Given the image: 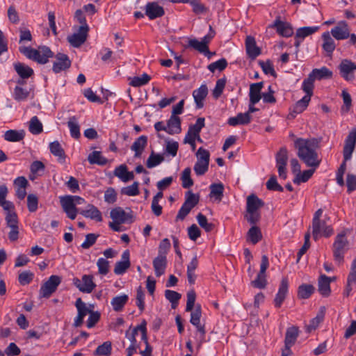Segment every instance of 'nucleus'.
Masks as SVG:
<instances>
[{
  "mask_svg": "<svg viewBox=\"0 0 356 356\" xmlns=\"http://www.w3.org/2000/svg\"><path fill=\"white\" fill-rule=\"evenodd\" d=\"M150 80V76L143 74L141 76H134L130 81V85L134 87H140L147 84Z\"/></svg>",
  "mask_w": 356,
  "mask_h": 356,
  "instance_id": "052dcab7",
  "label": "nucleus"
},
{
  "mask_svg": "<svg viewBox=\"0 0 356 356\" xmlns=\"http://www.w3.org/2000/svg\"><path fill=\"white\" fill-rule=\"evenodd\" d=\"M89 29L86 27H79L77 33L68 36L67 40L74 47H79L83 44L87 39Z\"/></svg>",
  "mask_w": 356,
  "mask_h": 356,
  "instance_id": "a211bd4d",
  "label": "nucleus"
},
{
  "mask_svg": "<svg viewBox=\"0 0 356 356\" xmlns=\"http://www.w3.org/2000/svg\"><path fill=\"white\" fill-rule=\"evenodd\" d=\"M269 28H275L277 33L285 38H289L293 34L291 24L286 21H282L280 17H277L274 22L269 25Z\"/></svg>",
  "mask_w": 356,
  "mask_h": 356,
  "instance_id": "2eb2a0df",
  "label": "nucleus"
},
{
  "mask_svg": "<svg viewBox=\"0 0 356 356\" xmlns=\"http://www.w3.org/2000/svg\"><path fill=\"white\" fill-rule=\"evenodd\" d=\"M88 160L90 164H97L99 165H104L108 162V160L99 151H94L90 153L88 155Z\"/></svg>",
  "mask_w": 356,
  "mask_h": 356,
  "instance_id": "de8ad7c7",
  "label": "nucleus"
},
{
  "mask_svg": "<svg viewBox=\"0 0 356 356\" xmlns=\"http://www.w3.org/2000/svg\"><path fill=\"white\" fill-rule=\"evenodd\" d=\"M113 174L123 182H127L134 178V172H129L127 165L124 164L115 168Z\"/></svg>",
  "mask_w": 356,
  "mask_h": 356,
  "instance_id": "cd10ccee",
  "label": "nucleus"
},
{
  "mask_svg": "<svg viewBox=\"0 0 356 356\" xmlns=\"http://www.w3.org/2000/svg\"><path fill=\"white\" fill-rule=\"evenodd\" d=\"M323 209H318L314 215L312 220V236L315 241L321 237L328 238L334 233L331 225L327 224L330 218L325 216L323 218Z\"/></svg>",
  "mask_w": 356,
  "mask_h": 356,
  "instance_id": "7ed1b4c3",
  "label": "nucleus"
},
{
  "mask_svg": "<svg viewBox=\"0 0 356 356\" xmlns=\"http://www.w3.org/2000/svg\"><path fill=\"white\" fill-rule=\"evenodd\" d=\"M165 298L169 300L172 304V307L175 308L178 304L179 299L181 298V294L172 290H165Z\"/></svg>",
  "mask_w": 356,
  "mask_h": 356,
  "instance_id": "6e6d98bb",
  "label": "nucleus"
},
{
  "mask_svg": "<svg viewBox=\"0 0 356 356\" xmlns=\"http://www.w3.org/2000/svg\"><path fill=\"white\" fill-rule=\"evenodd\" d=\"M314 81L315 80L309 74L308 77L303 81L302 84V89L306 93L305 95H309L310 99L313 94Z\"/></svg>",
  "mask_w": 356,
  "mask_h": 356,
  "instance_id": "5fc2aeb1",
  "label": "nucleus"
},
{
  "mask_svg": "<svg viewBox=\"0 0 356 356\" xmlns=\"http://www.w3.org/2000/svg\"><path fill=\"white\" fill-rule=\"evenodd\" d=\"M276 165H286L288 152L286 147H282L276 154Z\"/></svg>",
  "mask_w": 356,
  "mask_h": 356,
  "instance_id": "e2e57ef3",
  "label": "nucleus"
},
{
  "mask_svg": "<svg viewBox=\"0 0 356 356\" xmlns=\"http://www.w3.org/2000/svg\"><path fill=\"white\" fill-rule=\"evenodd\" d=\"M325 317V308L322 307L317 313L316 316L312 318L309 324L307 326V330L311 332L318 327L319 324L323 321Z\"/></svg>",
  "mask_w": 356,
  "mask_h": 356,
  "instance_id": "37998d69",
  "label": "nucleus"
},
{
  "mask_svg": "<svg viewBox=\"0 0 356 356\" xmlns=\"http://www.w3.org/2000/svg\"><path fill=\"white\" fill-rule=\"evenodd\" d=\"M196 156L197 160L194 165V171L197 176L203 175L209 169L210 154L208 150L200 147Z\"/></svg>",
  "mask_w": 356,
  "mask_h": 356,
  "instance_id": "6e6552de",
  "label": "nucleus"
},
{
  "mask_svg": "<svg viewBox=\"0 0 356 356\" xmlns=\"http://www.w3.org/2000/svg\"><path fill=\"white\" fill-rule=\"evenodd\" d=\"M314 291V287L311 284H302L298 288V296L302 299H307Z\"/></svg>",
  "mask_w": 356,
  "mask_h": 356,
  "instance_id": "603ef678",
  "label": "nucleus"
},
{
  "mask_svg": "<svg viewBox=\"0 0 356 356\" xmlns=\"http://www.w3.org/2000/svg\"><path fill=\"white\" fill-rule=\"evenodd\" d=\"M191 170L190 168H185L181 175L182 186L184 188H188L193 185V181L191 178Z\"/></svg>",
  "mask_w": 356,
  "mask_h": 356,
  "instance_id": "864d4df0",
  "label": "nucleus"
},
{
  "mask_svg": "<svg viewBox=\"0 0 356 356\" xmlns=\"http://www.w3.org/2000/svg\"><path fill=\"white\" fill-rule=\"evenodd\" d=\"M61 282V277L58 275H51L48 280L40 287V296L48 298L56 291L57 287Z\"/></svg>",
  "mask_w": 356,
  "mask_h": 356,
  "instance_id": "9b49d317",
  "label": "nucleus"
},
{
  "mask_svg": "<svg viewBox=\"0 0 356 356\" xmlns=\"http://www.w3.org/2000/svg\"><path fill=\"white\" fill-rule=\"evenodd\" d=\"M245 47L248 56L252 59L256 58L261 54L260 49L257 46L255 40L252 36L246 38Z\"/></svg>",
  "mask_w": 356,
  "mask_h": 356,
  "instance_id": "b1692460",
  "label": "nucleus"
},
{
  "mask_svg": "<svg viewBox=\"0 0 356 356\" xmlns=\"http://www.w3.org/2000/svg\"><path fill=\"white\" fill-rule=\"evenodd\" d=\"M15 70L22 79H27L33 74L32 68L22 63L15 64Z\"/></svg>",
  "mask_w": 356,
  "mask_h": 356,
  "instance_id": "ea45409f",
  "label": "nucleus"
},
{
  "mask_svg": "<svg viewBox=\"0 0 356 356\" xmlns=\"http://www.w3.org/2000/svg\"><path fill=\"white\" fill-rule=\"evenodd\" d=\"M199 196L188 191L186 193V198L184 203L181 207L177 216V220H184L190 213L191 209L198 203Z\"/></svg>",
  "mask_w": 356,
  "mask_h": 356,
  "instance_id": "9d476101",
  "label": "nucleus"
},
{
  "mask_svg": "<svg viewBox=\"0 0 356 356\" xmlns=\"http://www.w3.org/2000/svg\"><path fill=\"white\" fill-rule=\"evenodd\" d=\"M129 300V296L126 294L115 296L112 298L111 304L115 312H120L123 309L124 305Z\"/></svg>",
  "mask_w": 356,
  "mask_h": 356,
  "instance_id": "72a5a7b5",
  "label": "nucleus"
},
{
  "mask_svg": "<svg viewBox=\"0 0 356 356\" xmlns=\"http://www.w3.org/2000/svg\"><path fill=\"white\" fill-rule=\"evenodd\" d=\"M166 266V256L158 255L153 261V267L155 271V275L157 277H160L164 274Z\"/></svg>",
  "mask_w": 356,
  "mask_h": 356,
  "instance_id": "c756f323",
  "label": "nucleus"
},
{
  "mask_svg": "<svg viewBox=\"0 0 356 356\" xmlns=\"http://www.w3.org/2000/svg\"><path fill=\"white\" fill-rule=\"evenodd\" d=\"M34 274L29 271L25 270L19 275L18 280L21 285L29 284L33 279Z\"/></svg>",
  "mask_w": 356,
  "mask_h": 356,
  "instance_id": "69168bd1",
  "label": "nucleus"
},
{
  "mask_svg": "<svg viewBox=\"0 0 356 356\" xmlns=\"http://www.w3.org/2000/svg\"><path fill=\"white\" fill-rule=\"evenodd\" d=\"M252 117L249 116L248 113H239L234 117H231L228 119L227 123L232 127L237 125L248 124L251 122Z\"/></svg>",
  "mask_w": 356,
  "mask_h": 356,
  "instance_id": "c85d7f7f",
  "label": "nucleus"
},
{
  "mask_svg": "<svg viewBox=\"0 0 356 356\" xmlns=\"http://www.w3.org/2000/svg\"><path fill=\"white\" fill-rule=\"evenodd\" d=\"M331 278L325 275H321L318 279V291L323 296H328L330 294Z\"/></svg>",
  "mask_w": 356,
  "mask_h": 356,
  "instance_id": "2f4dec72",
  "label": "nucleus"
},
{
  "mask_svg": "<svg viewBox=\"0 0 356 356\" xmlns=\"http://www.w3.org/2000/svg\"><path fill=\"white\" fill-rule=\"evenodd\" d=\"M7 188L1 185V209L5 221V229H8V237L10 241H16L19 238L20 222L14 204L7 201L3 194Z\"/></svg>",
  "mask_w": 356,
  "mask_h": 356,
  "instance_id": "f257e3e1",
  "label": "nucleus"
},
{
  "mask_svg": "<svg viewBox=\"0 0 356 356\" xmlns=\"http://www.w3.org/2000/svg\"><path fill=\"white\" fill-rule=\"evenodd\" d=\"M98 273L100 275H106L109 271V261L104 258H99L97 261Z\"/></svg>",
  "mask_w": 356,
  "mask_h": 356,
  "instance_id": "774afa93",
  "label": "nucleus"
},
{
  "mask_svg": "<svg viewBox=\"0 0 356 356\" xmlns=\"http://www.w3.org/2000/svg\"><path fill=\"white\" fill-rule=\"evenodd\" d=\"M289 282L287 278H282L278 291L274 299V304L276 307H280L288 293Z\"/></svg>",
  "mask_w": 356,
  "mask_h": 356,
  "instance_id": "5701e85b",
  "label": "nucleus"
},
{
  "mask_svg": "<svg viewBox=\"0 0 356 356\" xmlns=\"http://www.w3.org/2000/svg\"><path fill=\"white\" fill-rule=\"evenodd\" d=\"M299 332L298 327L292 326L286 330L284 343L293 346L297 340Z\"/></svg>",
  "mask_w": 356,
  "mask_h": 356,
  "instance_id": "49530a36",
  "label": "nucleus"
},
{
  "mask_svg": "<svg viewBox=\"0 0 356 356\" xmlns=\"http://www.w3.org/2000/svg\"><path fill=\"white\" fill-rule=\"evenodd\" d=\"M110 216L113 221L118 223H124L131 218V216L121 207L113 209L110 212Z\"/></svg>",
  "mask_w": 356,
  "mask_h": 356,
  "instance_id": "bb28decb",
  "label": "nucleus"
},
{
  "mask_svg": "<svg viewBox=\"0 0 356 356\" xmlns=\"http://www.w3.org/2000/svg\"><path fill=\"white\" fill-rule=\"evenodd\" d=\"M210 197H214L215 200L220 202L222 200L224 192V186L222 184H212L210 186Z\"/></svg>",
  "mask_w": 356,
  "mask_h": 356,
  "instance_id": "a18cd8bd",
  "label": "nucleus"
},
{
  "mask_svg": "<svg viewBox=\"0 0 356 356\" xmlns=\"http://www.w3.org/2000/svg\"><path fill=\"white\" fill-rule=\"evenodd\" d=\"M201 309L200 307H197L194 311H191V320L190 322L196 327L197 331L200 334V341L199 343L198 347L200 346L202 340H203L204 334H205V330L204 327L200 324V318H201Z\"/></svg>",
  "mask_w": 356,
  "mask_h": 356,
  "instance_id": "6ab92c4d",
  "label": "nucleus"
},
{
  "mask_svg": "<svg viewBox=\"0 0 356 356\" xmlns=\"http://www.w3.org/2000/svg\"><path fill=\"white\" fill-rule=\"evenodd\" d=\"M147 144V138L145 136H140L132 144L131 149L135 154V157H140Z\"/></svg>",
  "mask_w": 356,
  "mask_h": 356,
  "instance_id": "7c9ffc66",
  "label": "nucleus"
},
{
  "mask_svg": "<svg viewBox=\"0 0 356 356\" xmlns=\"http://www.w3.org/2000/svg\"><path fill=\"white\" fill-rule=\"evenodd\" d=\"M70 66L71 60L67 54L60 52L56 54L52 67V70L54 73H60L62 71L66 70Z\"/></svg>",
  "mask_w": 356,
  "mask_h": 356,
  "instance_id": "dca6fc26",
  "label": "nucleus"
},
{
  "mask_svg": "<svg viewBox=\"0 0 356 356\" xmlns=\"http://www.w3.org/2000/svg\"><path fill=\"white\" fill-rule=\"evenodd\" d=\"M261 238L262 234L261 230L255 225L252 226L247 233V241L252 244L257 243L261 241Z\"/></svg>",
  "mask_w": 356,
  "mask_h": 356,
  "instance_id": "a19ab883",
  "label": "nucleus"
},
{
  "mask_svg": "<svg viewBox=\"0 0 356 356\" xmlns=\"http://www.w3.org/2000/svg\"><path fill=\"white\" fill-rule=\"evenodd\" d=\"M19 51L27 58L40 64H46L49 62V59L54 56V53L47 46H40L38 49H33L31 47L20 45Z\"/></svg>",
  "mask_w": 356,
  "mask_h": 356,
  "instance_id": "39448f33",
  "label": "nucleus"
},
{
  "mask_svg": "<svg viewBox=\"0 0 356 356\" xmlns=\"http://www.w3.org/2000/svg\"><path fill=\"white\" fill-rule=\"evenodd\" d=\"M208 95V88L207 85L202 84L200 88L193 90V97L195 103V107L197 109L204 106V101Z\"/></svg>",
  "mask_w": 356,
  "mask_h": 356,
  "instance_id": "4be33fe9",
  "label": "nucleus"
},
{
  "mask_svg": "<svg viewBox=\"0 0 356 356\" xmlns=\"http://www.w3.org/2000/svg\"><path fill=\"white\" fill-rule=\"evenodd\" d=\"M319 26H304L297 29L296 33V38L305 39L306 37L311 35L318 31Z\"/></svg>",
  "mask_w": 356,
  "mask_h": 356,
  "instance_id": "c03bdc74",
  "label": "nucleus"
},
{
  "mask_svg": "<svg viewBox=\"0 0 356 356\" xmlns=\"http://www.w3.org/2000/svg\"><path fill=\"white\" fill-rule=\"evenodd\" d=\"M145 11L150 20L161 17L165 14L164 8L157 2H148L145 5Z\"/></svg>",
  "mask_w": 356,
  "mask_h": 356,
  "instance_id": "f3484780",
  "label": "nucleus"
},
{
  "mask_svg": "<svg viewBox=\"0 0 356 356\" xmlns=\"http://www.w3.org/2000/svg\"><path fill=\"white\" fill-rule=\"evenodd\" d=\"M330 33L337 40L346 39L350 35L349 29L346 22H339L338 26L331 29Z\"/></svg>",
  "mask_w": 356,
  "mask_h": 356,
  "instance_id": "412c9836",
  "label": "nucleus"
},
{
  "mask_svg": "<svg viewBox=\"0 0 356 356\" xmlns=\"http://www.w3.org/2000/svg\"><path fill=\"white\" fill-rule=\"evenodd\" d=\"M196 218L200 226L202 227L207 232L213 230L214 227L213 224L209 222L205 216L200 213L197 214Z\"/></svg>",
  "mask_w": 356,
  "mask_h": 356,
  "instance_id": "13d9d810",
  "label": "nucleus"
},
{
  "mask_svg": "<svg viewBox=\"0 0 356 356\" xmlns=\"http://www.w3.org/2000/svg\"><path fill=\"white\" fill-rule=\"evenodd\" d=\"M349 249V242L346 236V232L343 231L338 234L332 245V252L334 260L339 264L343 261L344 254Z\"/></svg>",
  "mask_w": 356,
  "mask_h": 356,
  "instance_id": "0eeeda50",
  "label": "nucleus"
},
{
  "mask_svg": "<svg viewBox=\"0 0 356 356\" xmlns=\"http://www.w3.org/2000/svg\"><path fill=\"white\" fill-rule=\"evenodd\" d=\"M29 131L35 135L39 134L42 131V124L37 116L31 118L29 122Z\"/></svg>",
  "mask_w": 356,
  "mask_h": 356,
  "instance_id": "09e8293b",
  "label": "nucleus"
},
{
  "mask_svg": "<svg viewBox=\"0 0 356 356\" xmlns=\"http://www.w3.org/2000/svg\"><path fill=\"white\" fill-rule=\"evenodd\" d=\"M60 202L67 216L74 220L78 213L76 206L83 204L85 200L76 195H65L60 197Z\"/></svg>",
  "mask_w": 356,
  "mask_h": 356,
  "instance_id": "423d86ee",
  "label": "nucleus"
},
{
  "mask_svg": "<svg viewBox=\"0 0 356 356\" xmlns=\"http://www.w3.org/2000/svg\"><path fill=\"white\" fill-rule=\"evenodd\" d=\"M163 160L164 157L162 155L152 152L147 160V167L148 168H153L161 163Z\"/></svg>",
  "mask_w": 356,
  "mask_h": 356,
  "instance_id": "8fccbe9b",
  "label": "nucleus"
},
{
  "mask_svg": "<svg viewBox=\"0 0 356 356\" xmlns=\"http://www.w3.org/2000/svg\"><path fill=\"white\" fill-rule=\"evenodd\" d=\"M24 136L25 133L23 130L10 129L5 132L3 137L7 141L19 142L24 138Z\"/></svg>",
  "mask_w": 356,
  "mask_h": 356,
  "instance_id": "58836bf2",
  "label": "nucleus"
},
{
  "mask_svg": "<svg viewBox=\"0 0 356 356\" xmlns=\"http://www.w3.org/2000/svg\"><path fill=\"white\" fill-rule=\"evenodd\" d=\"M322 39L323 40V49L327 54H331L335 49L336 44L334 40L331 37L330 32L327 31L323 33Z\"/></svg>",
  "mask_w": 356,
  "mask_h": 356,
  "instance_id": "c9c22d12",
  "label": "nucleus"
},
{
  "mask_svg": "<svg viewBox=\"0 0 356 356\" xmlns=\"http://www.w3.org/2000/svg\"><path fill=\"white\" fill-rule=\"evenodd\" d=\"M80 213L85 218L96 222H102L103 220L102 212L97 207L91 204H88L85 209L80 211Z\"/></svg>",
  "mask_w": 356,
  "mask_h": 356,
  "instance_id": "aec40b11",
  "label": "nucleus"
},
{
  "mask_svg": "<svg viewBox=\"0 0 356 356\" xmlns=\"http://www.w3.org/2000/svg\"><path fill=\"white\" fill-rule=\"evenodd\" d=\"M138 186V182L135 181L131 185L122 188L121 193L127 196L138 195L139 194Z\"/></svg>",
  "mask_w": 356,
  "mask_h": 356,
  "instance_id": "4d7b16f0",
  "label": "nucleus"
},
{
  "mask_svg": "<svg viewBox=\"0 0 356 356\" xmlns=\"http://www.w3.org/2000/svg\"><path fill=\"white\" fill-rule=\"evenodd\" d=\"M341 76L347 81H353L356 77V64L350 60H341L339 65Z\"/></svg>",
  "mask_w": 356,
  "mask_h": 356,
  "instance_id": "f8f14e48",
  "label": "nucleus"
},
{
  "mask_svg": "<svg viewBox=\"0 0 356 356\" xmlns=\"http://www.w3.org/2000/svg\"><path fill=\"white\" fill-rule=\"evenodd\" d=\"M227 65V62L225 58H221L216 62L211 63L208 66V69L211 72H214L216 70L222 71Z\"/></svg>",
  "mask_w": 356,
  "mask_h": 356,
  "instance_id": "338daca9",
  "label": "nucleus"
},
{
  "mask_svg": "<svg viewBox=\"0 0 356 356\" xmlns=\"http://www.w3.org/2000/svg\"><path fill=\"white\" fill-rule=\"evenodd\" d=\"M111 343L106 341L97 348L95 354L99 356H108L111 353Z\"/></svg>",
  "mask_w": 356,
  "mask_h": 356,
  "instance_id": "bf43d9fd",
  "label": "nucleus"
},
{
  "mask_svg": "<svg viewBox=\"0 0 356 356\" xmlns=\"http://www.w3.org/2000/svg\"><path fill=\"white\" fill-rule=\"evenodd\" d=\"M309 95H305L301 99L298 101L292 107L290 113L291 118H295L297 114L303 112L310 102Z\"/></svg>",
  "mask_w": 356,
  "mask_h": 356,
  "instance_id": "a878e982",
  "label": "nucleus"
},
{
  "mask_svg": "<svg viewBox=\"0 0 356 356\" xmlns=\"http://www.w3.org/2000/svg\"><path fill=\"white\" fill-rule=\"evenodd\" d=\"M67 126L70 129L71 136L74 138L78 139L80 137L81 134L77 118L76 116L70 117L67 122Z\"/></svg>",
  "mask_w": 356,
  "mask_h": 356,
  "instance_id": "4c0bfd02",
  "label": "nucleus"
},
{
  "mask_svg": "<svg viewBox=\"0 0 356 356\" xmlns=\"http://www.w3.org/2000/svg\"><path fill=\"white\" fill-rule=\"evenodd\" d=\"M75 306L77 309L78 314L82 316L83 318L88 314L91 312V311L86 306V303L83 302L80 298L76 299Z\"/></svg>",
  "mask_w": 356,
  "mask_h": 356,
  "instance_id": "0e129e2a",
  "label": "nucleus"
},
{
  "mask_svg": "<svg viewBox=\"0 0 356 356\" xmlns=\"http://www.w3.org/2000/svg\"><path fill=\"white\" fill-rule=\"evenodd\" d=\"M314 172V170L313 169L304 170L302 172L300 171L296 175L295 179H293V183L296 184H300V183H305L312 176Z\"/></svg>",
  "mask_w": 356,
  "mask_h": 356,
  "instance_id": "3c124183",
  "label": "nucleus"
},
{
  "mask_svg": "<svg viewBox=\"0 0 356 356\" xmlns=\"http://www.w3.org/2000/svg\"><path fill=\"white\" fill-rule=\"evenodd\" d=\"M298 156L308 166L317 168L321 163L317 153L318 141L316 138H298L295 141Z\"/></svg>",
  "mask_w": 356,
  "mask_h": 356,
  "instance_id": "f03ea898",
  "label": "nucleus"
},
{
  "mask_svg": "<svg viewBox=\"0 0 356 356\" xmlns=\"http://www.w3.org/2000/svg\"><path fill=\"white\" fill-rule=\"evenodd\" d=\"M29 92L21 86H17L14 89V98L17 101H24L29 97Z\"/></svg>",
  "mask_w": 356,
  "mask_h": 356,
  "instance_id": "680f3d73",
  "label": "nucleus"
},
{
  "mask_svg": "<svg viewBox=\"0 0 356 356\" xmlns=\"http://www.w3.org/2000/svg\"><path fill=\"white\" fill-rule=\"evenodd\" d=\"M309 75L314 79L321 80L324 79H330L332 76V72L326 67H322L319 69H314Z\"/></svg>",
  "mask_w": 356,
  "mask_h": 356,
  "instance_id": "f704fd0d",
  "label": "nucleus"
},
{
  "mask_svg": "<svg viewBox=\"0 0 356 356\" xmlns=\"http://www.w3.org/2000/svg\"><path fill=\"white\" fill-rule=\"evenodd\" d=\"M138 335H140L141 341H146L147 335L145 321H143L140 325L133 329L129 328L125 333V337L129 340L131 344L133 345H138L136 343V336Z\"/></svg>",
  "mask_w": 356,
  "mask_h": 356,
  "instance_id": "4468645a",
  "label": "nucleus"
},
{
  "mask_svg": "<svg viewBox=\"0 0 356 356\" xmlns=\"http://www.w3.org/2000/svg\"><path fill=\"white\" fill-rule=\"evenodd\" d=\"M73 284L83 293H90L96 287L91 275H83L81 279L74 278Z\"/></svg>",
  "mask_w": 356,
  "mask_h": 356,
  "instance_id": "ddd939ff",
  "label": "nucleus"
},
{
  "mask_svg": "<svg viewBox=\"0 0 356 356\" xmlns=\"http://www.w3.org/2000/svg\"><path fill=\"white\" fill-rule=\"evenodd\" d=\"M356 143V129H353L348 134L343 147V161L337 172L336 180L337 184L342 186L344 185L343 174L346 169V162L350 160Z\"/></svg>",
  "mask_w": 356,
  "mask_h": 356,
  "instance_id": "20e7f679",
  "label": "nucleus"
},
{
  "mask_svg": "<svg viewBox=\"0 0 356 356\" xmlns=\"http://www.w3.org/2000/svg\"><path fill=\"white\" fill-rule=\"evenodd\" d=\"M49 149L52 154L58 157L60 163H64L65 156L63 149L58 141L52 142L49 144Z\"/></svg>",
  "mask_w": 356,
  "mask_h": 356,
  "instance_id": "e433bc0d",
  "label": "nucleus"
},
{
  "mask_svg": "<svg viewBox=\"0 0 356 356\" xmlns=\"http://www.w3.org/2000/svg\"><path fill=\"white\" fill-rule=\"evenodd\" d=\"M209 29L210 33L204 36L200 41L195 38L189 40L188 47L193 48L204 55L209 54L210 52L209 51L208 44L210 42L215 34L211 26H210Z\"/></svg>",
  "mask_w": 356,
  "mask_h": 356,
  "instance_id": "1a4fd4ad",
  "label": "nucleus"
},
{
  "mask_svg": "<svg viewBox=\"0 0 356 356\" xmlns=\"http://www.w3.org/2000/svg\"><path fill=\"white\" fill-rule=\"evenodd\" d=\"M263 86V82L255 83L250 85L249 96L251 104L254 105L261 99V90Z\"/></svg>",
  "mask_w": 356,
  "mask_h": 356,
  "instance_id": "393cba45",
  "label": "nucleus"
},
{
  "mask_svg": "<svg viewBox=\"0 0 356 356\" xmlns=\"http://www.w3.org/2000/svg\"><path fill=\"white\" fill-rule=\"evenodd\" d=\"M263 202L254 195L247 198V211H255L263 206Z\"/></svg>",
  "mask_w": 356,
  "mask_h": 356,
  "instance_id": "79ce46f5",
  "label": "nucleus"
},
{
  "mask_svg": "<svg viewBox=\"0 0 356 356\" xmlns=\"http://www.w3.org/2000/svg\"><path fill=\"white\" fill-rule=\"evenodd\" d=\"M168 134L170 135L179 134L181 132V121L177 116L171 115L167 122Z\"/></svg>",
  "mask_w": 356,
  "mask_h": 356,
  "instance_id": "473e14b6",
  "label": "nucleus"
}]
</instances>
